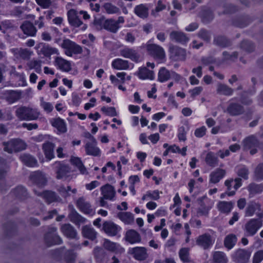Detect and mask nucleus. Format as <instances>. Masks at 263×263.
<instances>
[{"instance_id": "6ab92c4d", "label": "nucleus", "mask_w": 263, "mask_h": 263, "mask_svg": "<svg viewBox=\"0 0 263 263\" xmlns=\"http://www.w3.org/2000/svg\"><path fill=\"white\" fill-rule=\"evenodd\" d=\"M31 182L37 186H44L47 182L45 174L40 171L32 173L30 175Z\"/></svg>"}, {"instance_id": "864d4df0", "label": "nucleus", "mask_w": 263, "mask_h": 263, "mask_svg": "<svg viewBox=\"0 0 263 263\" xmlns=\"http://www.w3.org/2000/svg\"><path fill=\"white\" fill-rule=\"evenodd\" d=\"M105 12L109 14H119L120 13V9L110 3H106L103 5Z\"/></svg>"}, {"instance_id": "a18cd8bd", "label": "nucleus", "mask_w": 263, "mask_h": 263, "mask_svg": "<svg viewBox=\"0 0 263 263\" xmlns=\"http://www.w3.org/2000/svg\"><path fill=\"white\" fill-rule=\"evenodd\" d=\"M52 125L56 128L60 133L67 131L66 125L64 121L60 118L54 119L51 121Z\"/></svg>"}, {"instance_id": "20e7f679", "label": "nucleus", "mask_w": 263, "mask_h": 263, "mask_svg": "<svg viewBox=\"0 0 263 263\" xmlns=\"http://www.w3.org/2000/svg\"><path fill=\"white\" fill-rule=\"evenodd\" d=\"M4 150L10 154L23 151L26 148V143L20 139H12L3 143Z\"/></svg>"}, {"instance_id": "4be33fe9", "label": "nucleus", "mask_w": 263, "mask_h": 263, "mask_svg": "<svg viewBox=\"0 0 263 263\" xmlns=\"http://www.w3.org/2000/svg\"><path fill=\"white\" fill-rule=\"evenodd\" d=\"M54 65L59 69L64 72H69L71 69L70 62L60 57L55 58Z\"/></svg>"}, {"instance_id": "69168bd1", "label": "nucleus", "mask_w": 263, "mask_h": 263, "mask_svg": "<svg viewBox=\"0 0 263 263\" xmlns=\"http://www.w3.org/2000/svg\"><path fill=\"white\" fill-rule=\"evenodd\" d=\"M240 47L248 52L252 51L254 49L253 45L248 41H243L240 44Z\"/></svg>"}, {"instance_id": "13d9d810", "label": "nucleus", "mask_w": 263, "mask_h": 263, "mask_svg": "<svg viewBox=\"0 0 263 263\" xmlns=\"http://www.w3.org/2000/svg\"><path fill=\"white\" fill-rule=\"evenodd\" d=\"M214 42L216 45L222 47H227L230 45V42L227 39L222 36L215 37Z\"/></svg>"}, {"instance_id": "1a4fd4ad", "label": "nucleus", "mask_w": 263, "mask_h": 263, "mask_svg": "<svg viewBox=\"0 0 263 263\" xmlns=\"http://www.w3.org/2000/svg\"><path fill=\"white\" fill-rule=\"evenodd\" d=\"M146 48L149 54L155 59L162 61L165 58V51L161 46L155 44H147Z\"/></svg>"}, {"instance_id": "b1692460", "label": "nucleus", "mask_w": 263, "mask_h": 263, "mask_svg": "<svg viewBox=\"0 0 263 263\" xmlns=\"http://www.w3.org/2000/svg\"><path fill=\"white\" fill-rule=\"evenodd\" d=\"M101 194L106 200H114L116 191L114 187L107 184L101 187Z\"/></svg>"}, {"instance_id": "7ed1b4c3", "label": "nucleus", "mask_w": 263, "mask_h": 263, "mask_svg": "<svg viewBox=\"0 0 263 263\" xmlns=\"http://www.w3.org/2000/svg\"><path fill=\"white\" fill-rule=\"evenodd\" d=\"M93 254L97 263H120L119 259L115 255L105 254L101 248H95Z\"/></svg>"}, {"instance_id": "f8f14e48", "label": "nucleus", "mask_w": 263, "mask_h": 263, "mask_svg": "<svg viewBox=\"0 0 263 263\" xmlns=\"http://www.w3.org/2000/svg\"><path fill=\"white\" fill-rule=\"evenodd\" d=\"M57 229L55 227H50L48 232L45 236L46 243L49 245H60L62 242L61 238L57 234Z\"/></svg>"}, {"instance_id": "412c9836", "label": "nucleus", "mask_w": 263, "mask_h": 263, "mask_svg": "<svg viewBox=\"0 0 263 263\" xmlns=\"http://www.w3.org/2000/svg\"><path fill=\"white\" fill-rule=\"evenodd\" d=\"M234 98L230 101V103L227 107V111L231 116H238L243 113L244 109L240 104L233 102Z\"/></svg>"}, {"instance_id": "f704fd0d", "label": "nucleus", "mask_w": 263, "mask_h": 263, "mask_svg": "<svg viewBox=\"0 0 263 263\" xmlns=\"http://www.w3.org/2000/svg\"><path fill=\"white\" fill-rule=\"evenodd\" d=\"M41 46H42L41 52L45 57H50L52 54H59V50L56 48L52 47L48 45H45L42 43L38 45L37 48H40Z\"/></svg>"}, {"instance_id": "338daca9", "label": "nucleus", "mask_w": 263, "mask_h": 263, "mask_svg": "<svg viewBox=\"0 0 263 263\" xmlns=\"http://www.w3.org/2000/svg\"><path fill=\"white\" fill-rule=\"evenodd\" d=\"M263 259V250H260L255 253L253 259V263H259Z\"/></svg>"}, {"instance_id": "473e14b6", "label": "nucleus", "mask_w": 263, "mask_h": 263, "mask_svg": "<svg viewBox=\"0 0 263 263\" xmlns=\"http://www.w3.org/2000/svg\"><path fill=\"white\" fill-rule=\"evenodd\" d=\"M103 246L105 249L111 252H120L123 250V249L119 244L112 242L108 239L104 240Z\"/></svg>"}, {"instance_id": "774afa93", "label": "nucleus", "mask_w": 263, "mask_h": 263, "mask_svg": "<svg viewBox=\"0 0 263 263\" xmlns=\"http://www.w3.org/2000/svg\"><path fill=\"white\" fill-rule=\"evenodd\" d=\"M255 177L257 179H263V164H259L255 171Z\"/></svg>"}, {"instance_id": "72a5a7b5", "label": "nucleus", "mask_w": 263, "mask_h": 263, "mask_svg": "<svg viewBox=\"0 0 263 263\" xmlns=\"http://www.w3.org/2000/svg\"><path fill=\"white\" fill-rule=\"evenodd\" d=\"M111 66L117 70H126L129 68L128 61L122 59L117 58L112 61Z\"/></svg>"}, {"instance_id": "052dcab7", "label": "nucleus", "mask_w": 263, "mask_h": 263, "mask_svg": "<svg viewBox=\"0 0 263 263\" xmlns=\"http://www.w3.org/2000/svg\"><path fill=\"white\" fill-rule=\"evenodd\" d=\"M179 256L181 260L184 262L190 261L189 259V249L188 248H182L179 251Z\"/></svg>"}, {"instance_id": "680f3d73", "label": "nucleus", "mask_w": 263, "mask_h": 263, "mask_svg": "<svg viewBox=\"0 0 263 263\" xmlns=\"http://www.w3.org/2000/svg\"><path fill=\"white\" fill-rule=\"evenodd\" d=\"M7 171L4 169L0 168V189L2 191L7 190V186L5 180L4 179Z\"/></svg>"}, {"instance_id": "f257e3e1", "label": "nucleus", "mask_w": 263, "mask_h": 263, "mask_svg": "<svg viewBox=\"0 0 263 263\" xmlns=\"http://www.w3.org/2000/svg\"><path fill=\"white\" fill-rule=\"evenodd\" d=\"M15 115L20 120L32 121L37 119L40 112L36 108L21 106L16 110Z\"/></svg>"}, {"instance_id": "9b49d317", "label": "nucleus", "mask_w": 263, "mask_h": 263, "mask_svg": "<svg viewBox=\"0 0 263 263\" xmlns=\"http://www.w3.org/2000/svg\"><path fill=\"white\" fill-rule=\"evenodd\" d=\"M121 229L120 226L111 220L105 221L102 224V230L109 236L117 235Z\"/></svg>"}, {"instance_id": "4c0bfd02", "label": "nucleus", "mask_w": 263, "mask_h": 263, "mask_svg": "<svg viewBox=\"0 0 263 263\" xmlns=\"http://www.w3.org/2000/svg\"><path fill=\"white\" fill-rule=\"evenodd\" d=\"M135 14L142 18H145L148 15V8L145 4H140L134 8Z\"/></svg>"}, {"instance_id": "2eb2a0df", "label": "nucleus", "mask_w": 263, "mask_h": 263, "mask_svg": "<svg viewBox=\"0 0 263 263\" xmlns=\"http://www.w3.org/2000/svg\"><path fill=\"white\" fill-rule=\"evenodd\" d=\"M128 253L136 260L143 261L148 257L147 249L143 247H136L129 249Z\"/></svg>"}, {"instance_id": "58836bf2", "label": "nucleus", "mask_w": 263, "mask_h": 263, "mask_svg": "<svg viewBox=\"0 0 263 263\" xmlns=\"http://www.w3.org/2000/svg\"><path fill=\"white\" fill-rule=\"evenodd\" d=\"M138 76L139 79L142 80L149 79L153 80L155 78L153 71L150 70L146 67L139 68Z\"/></svg>"}, {"instance_id": "c85d7f7f", "label": "nucleus", "mask_w": 263, "mask_h": 263, "mask_svg": "<svg viewBox=\"0 0 263 263\" xmlns=\"http://www.w3.org/2000/svg\"><path fill=\"white\" fill-rule=\"evenodd\" d=\"M54 144L50 142H45L42 145L45 157L48 160H51L54 158Z\"/></svg>"}, {"instance_id": "5701e85b", "label": "nucleus", "mask_w": 263, "mask_h": 263, "mask_svg": "<svg viewBox=\"0 0 263 263\" xmlns=\"http://www.w3.org/2000/svg\"><path fill=\"white\" fill-rule=\"evenodd\" d=\"M170 39L172 41L180 43L182 45L186 44L189 41V38L183 32L173 31L170 34Z\"/></svg>"}, {"instance_id": "0eeeda50", "label": "nucleus", "mask_w": 263, "mask_h": 263, "mask_svg": "<svg viewBox=\"0 0 263 263\" xmlns=\"http://www.w3.org/2000/svg\"><path fill=\"white\" fill-rule=\"evenodd\" d=\"M125 21L123 16H119L117 21L112 19L106 20L103 23V28L106 30L116 33L121 27V25L124 24Z\"/></svg>"}, {"instance_id": "3c124183", "label": "nucleus", "mask_w": 263, "mask_h": 263, "mask_svg": "<svg viewBox=\"0 0 263 263\" xmlns=\"http://www.w3.org/2000/svg\"><path fill=\"white\" fill-rule=\"evenodd\" d=\"M11 194L21 200L24 199L27 196L26 189L22 186L16 187L11 192Z\"/></svg>"}, {"instance_id": "f03ea898", "label": "nucleus", "mask_w": 263, "mask_h": 263, "mask_svg": "<svg viewBox=\"0 0 263 263\" xmlns=\"http://www.w3.org/2000/svg\"><path fill=\"white\" fill-rule=\"evenodd\" d=\"M56 173V178L58 179H63L65 181H70L73 176L70 174L69 167L60 161L55 162L52 164Z\"/></svg>"}, {"instance_id": "a878e982", "label": "nucleus", "mask_w": 263, "mask_h": 263, "mask_svg": "<svg viewBox=\"0 0 263 263\" xmlns=\"http://www.w3.org/2000/svg\"><path fill=\"white\" fill-rule=\"evenodd\" d=\"M120 54L125 58L130 59L134 61H138L139 58L137 52L133 48L125 47L120 50Z\"/></svg>"}, {"instance_id": "e2e57ef3", "label": "nucleus", "mask_w": 263, "mask_h": 263, "mask_svg": "<svg viewBox=\"0 0 263 263\" xmlns=\"http://www.w3.org/2000/svg\"><path fill=\"white\" fill-rule=\"evenodd\" d=\"M101 111L105 113L107 116L110 117H115L117 116V112L116 109L114 107H102L101 109Z\"/></svg>"}, {"instance_id": "cd10ccee", "label": "nucleus", "mask_w": 263, "mask_h": 263, "mask_svg": "<svg viewBox=\"0 0 263 263\" xmlns=\"http://www.w3.org/2000/svg\"><path fill=\"white\" fill-rule=\"evenodd\" d=\"M117 217L125 224H132L134 222V216L129 212H120L117 213Z\"/></svg>"}, {"instance_id": "49530a36", "label": "nucleus", "mask_w": 263, "mask_h": 263, "mask_svg": "<svg viewBox=\"0 0 263 263\" xmlns=\"http://www.w3.org/2000/svg\"><path fill=\"white\" fill-rule=\"evenodd\" d=\"M205 161L207 165L212 167L216 166L218 164L217 156L212 152L208 153L205 158Z\"/></svg>"}, {"instance_id": "ddd939ff", "label": "nucleus", "mask_w": 263, "mask_h": 263, "mask_svg": "<svg viewBox=\"0 0 263 263\" xmlns=\"http://www.w3.org/2000/svg\"><path fill=\"white\" fill-rule=\"evenodd\" d=\"M68 21L69 24L76 28L82 26L81 29L84 30L87 28V25L83 24L78 16V12L74 9H71L67 12Z\"/></svg>"}, {"instance_id": "a211bd4d", "label": "nucleus", "mask_w": 263, "mask_h": 263, "mask_svg": "<svg viewBox=\"0 0 263 263\" xmlns=\"http://www.w3.org/2000/svg\"><path fill=\"white\" fill-rule=\"evenodd\" d=\"M34 192L37 196L42 197L48 203L61 200V198L54 192L51 191H45L43 192L34 191Z\"/></svg>"}, {"instance_id": "393cba45", "label": "nucleus", "mask_w": 263, "mask_h": 263, "mask_svg": "<svg viewBox=\"0 0 263 263\" xmlns=\"http://www.w3.org/2000/svg\"><path fill=\"white\" fill-rule=\"evenodd\" d=\"M20 28L25 34L29 36H34L37 32V29L34 25L28 21L24 22Z\"/></svg>"}, {"instance_id": "dca6fc26", "label": "nucleus", "mask_w": 263, "mask_h": 263, "mask_svg": "<svg viewBox=\"0 0 263 263\" xmlns=\"http://www.w3.org/2000/svg\"><path fill=\"white\" fill-rule=\"evenodd\" d=\"M76 205L79 210L86 215L93 216L95 214V211L91 208L90 203L83 197L77 200Z\"/></svg>"}, {"instance_id": "aec40b11", "label": "nucleus", "mask_w": 263, "mask_h": 263, "mask_svg": "<svg viewBox=\"0 0 263 263\" xmlns=\"http://www.w3.org/2000/svg\"><path fill=\"white\" fill-rule=\"evenodd\" d=\"M224 184L228 190V195L231 196L234 195L235 194L236 190L241 186V179L237 178L234 180H227L225 181Z\"/></svg>"}, {"instance_id": "de8ad7c7", "label": "nucleus", "mask_w": 263, "mask_h": 263, "mask_svg": "<svg viewBox=\"0 0 263 263\" xmlns=\"http://www.w3.org/2000/svg\"><path fill=\"white\" fill-rule=\"evenodd\" d=\"M57 190L59 193L64 198H66L70 196V192H71L73 194L77 193V189H71L70 186H65L63 185H60L57 186Z\"/></svg>"}, {"instance_id": "c9c22d12", "label": "nucleus", "mask_w": 263, "mask_h": 263, "mask_svg": "<svg viewBox=\"0 0 263 263\" xmlns=\"http://www.w3.org/2000/svg\"><path fill=\"white\" fill-rule=\"evenodd\" d=\"M257 211H260V205L255 201H250L246 208L245 216H252Z\"/></svg>"}, {"instance_id": "a19ab883", "label": "nucleus", "mask_w": 263, "mask_h": 263, "mask_svg": "<svg viewBox=\"0 0 263 263\" xmlns=\"http://www.w3.org/2000/svg\"><path fill=\"white\" fill-rule=\"evenodd\" d=\"M217 207L218 210L222 213H229L233 208V203L231 201H219Z\"/></svg>"}, {"instance_id": "09e8293b", "label": "nucleus", "mask_w": 263, "mask_h": 263, "mask_svg": "<svg viewBox=\"0 0 263 263\" xmlns=\"http://www.w3.org/2000/svg\"><path fill=\"white\" fill-rule=\"evenodd\" d=\"M213 263H228V258L226 254L221 251H216L213 254Z\"/></svg>"}, {"instance_id": "ea45409f", "label": "nucleus", "mask_w": 263, "mask_h": 263, "mask_svg": "<svg viewBox=\"0 0 263 263\" xmlns=\"http://www.w3.org/2000/svg\"><path fill=\"white\" fill-rule=\"evenodd\" d=\"M216 92L220 95L230 96L233 95L234 90L226 84L219 83L217 85Z\"/></svg>"}, {"instance_id": "7c9ffc66", "label": "nucleus", "mask_w": 263, "mask_h": 263, "mask_svg": "<svg viewBox=\"0 0 263 263\" xmlns=\"http://www.w3.org/2000/svg\"><path fill=\"white\" fill-rule=\"evenodd\" d=\"M125 239L132 244L139 243L141 240L140 234L134 230H129L126 232Z\"/></svg>"}, {"instance_id": "8fccbe9b", "label": "nucleus", "mask_w": 263, "mask_h": 263, "mask_svg": "<svg viewBox=\"0 0 263 263\" xmlns=\"http://www.w3.org/2000/svg\"><path fill=\"white\" fill-rule=\"evenodd\" d=\"M71 164L76 166L82 174H87L86 168L83 165L81 160L79 157H72L70 159Z\"/></svg>"}, {"instance_id": "bf43d9fd", "label": "nucleus", "mask_w": 263, "mask_h": 263, "mask_svg": "<svg viewBox=\"0 0 263 263\" xmlns=\"http://www.w3.org/2000/svg\"><path fill=\"white\" fill-rule=\"evenodd\" d=\"M173 52L179 60H184L186 57V51L180 47H176L174 49Z\"/></svg>"}, {"instance_id": "2f4dec72", "label": "nucleus", "mask_w": 263, "mask_h": 263, "mask_svg": "<svg viewBox=\"0 0 263 263\" xmlns=\"http://www.w3.org/2000/svg\"><path fill=\"white\" fill-rule=\"evenodd\" d=\"M226 174L224 170L217 168L212 172L210 175V182L212 183H218Z\"/></svg>"}, {"instance_id": "5fc2aeb1", "label": "nucleus", "mask_w": 263, "mask_h": 263, "mask_svg": "<svg viewBox=\"0 0 263 263\" xmlns=\"http://www.w3.org/2000/svg\"><path fill=\"white\" fill-rule=\"evenodd\" d=\"M160 198L159 192L158 190L153 191H148L142 196V200H146L149 199L158 200Z\"/></svg>"}, {"instance_id": "603ef678", "label": "nucleus", "mask_w": 263, "mask_h": 263, "mask_svg": "<svg viewBox=\"0 0 263 263\" xmlns=\"http://www.w3.org/2000/svg\"><path fill=\"white\" fill-rule=\"evenodd\" d=\"M171 77V71L168 70L165 67L161 68L158 72V80L164 82L168 80Z\"/></svg>"}, {"instance_id": "e433bc0d", "label": "nucleus", "mask_w": 263, "mask_h": 263, "mask_svg": "<svg viewBox=\"0 0 263 263\" xmlns=\"http://www.w3.org/2000/svg\"><path fill=\"white\" fill-rule=\"evenodd\" d=\"M21 161L29 167H35L37 165L36 159L30 154H24L20 157Z\"/></svg>"}, {"instance_id": "9d476101", "label": "nucleus", "mask_w": 263, "mask_h": 263, "mask_svg": "<svg viewBox=\"0 0 263 263\" xmlns=\"http://www.w3.org/2000/svg\"><path fill=\"white\" fill-rule=\"evenodd\" d=\"M262 226V221L259 219L253 218L245 225L244 230L248 236L254 235Z\"/></svg>"}, {"instance_id": "39448f33", "label": "nucleus", "mask_w": 263, "mask_h": 263, "mask_svg": "<svg viewBox=\"0 0 263 263\" xmlns=\"http://www.w3.org/2000/svg\"><path fill=\"white\" fill-rule=\"evenodd\" d=\"M62 47L65 49V54L69 57H72L73 54H80L83 51L80 45L69 39L63 40Z\"/></svg>"}, {"instance_id": "6e6d98bb", "label": "nucleus", "mask_w": 263, "mask_h": 263, "mask_svg": "<svg viewBox=\"0 0 263 263\" xmlns=\"http://www.w3.org/2000/svg\"><path fill=\"white\" fill-rule=\"evenodd\" d=\"M41 65L42 62L40 60H32L28 63L29 69H34L38 73H40L42 71Z\"/></svg>"}, {"instance_id": "6e6552de", "label": "nucleus", "mask_w": 263, "mask_h": 263, "mask_svg": "<svg viewBox=\"0 0 263 263\" xmlns=\"http://www.w3.org/2000/svg\"><path fill=\"white\" fill-rule=\"evenodd\" d=\"M214 238L208 233H205L198 236L196 239V245L204 250L211 248L214 243Z\"/></svg>"}, {"instance_id": "0e129e2a", "label": "nucleus", "mask_w": 263, "mask_h": 263, "mask_svg": "<svg viewBox=\"0 0 263 263\" xmlns=\"http://www.w3.org/2000/svg\"><path fill=\"white\" fill-rule=\"evenodd\" d=\"M166 8V5L163 3L162 1H158L157 5L154 10H153L152 14L155 16H156V13L164 10Z\"/></svg>"}, {"instance_id": "37998d69", "label": "nucleus", "mask_w": 263, "mask_h": 263, "mask_svg": "<svg viewBox=\"0 0 263 263\" xmlns=\"http://www.w3.org/2000/svg\"><path fill=\"white\" fill-rule=\"evenodd\" d=\"M237 238L233 234H229L224 238V246L228 250H231L236 245Z\"/></svg>"}, {"instance_id": "c03bdc74", "label": "nucleus", "mask_w": 263, "mask_h": 263, "mask_svg": "<svg viewBox=\"0 0 263 263\" xmlns=\"http://www.w3.org/2000/svg\"><path fill=\"white\" fill-rule=\"evenodd\" d=\"M70 220L76 224L84 223L86 221V219L79 214L76 210H73L69 215Z\"/></svg>"}, {"instance_id": "423d86ee", "label": "nucleus", "mask_w": 263, "mask_h": 263, "mask_svg": "<svg viewBox=\"0 0 263 263\" xmlns=\"http://www.w3.org/2000/svg\"><path fill=\"white\" fill-rule=\"evenodd\" d=\"M252 252L249 250L238 249L231 255L232 260L235 263H248Z\"/></svg>"}, {"instance_id": "4468645a", "label": "nucleus", "mask_w": 263, "mask_h": 263, "mask_svg": "<svg viewBox=\"0 0 263 263\" xmlns=\"http://www.w3.org/2000/svg\"><path fill=\"white\" fill-rule=\"evenodd\" d=\"M87 138H89L91 142H87L85 145L86 153L88 155L93 156H99L101 154V151L96 146L97 141L95 138L90 133H87Z\"/></svg>"}, {"instance_id": "c756f323", "label": "nucleus", "mask_w": 263, "mask_h": 263, "mask_svg": "<svg viewBox=\"0 0 263 263\" xmlns=\"http://www.w3.org/2000/svg\"><path fill=\"white\" fill-rule=\"evenodd\" d=\"M62 233L67 237L74 239L77 238V233L74 228L70 224H63L61 228Z\"/></svg>"}, {"instance_id": "f3484780", "label": "nucleus", "mask_w": 263, "mask_h": 263, "mask_svg": "<svg viewBox=\"0 0 263 263\" xmlns=\"http://www.w3.org/2000/svg\"><path fill=\"white\" fill-rule=\"evenodd\" d=\"M245 150H250V154L254 155L257 152L256 147L258 145V141L253 136H249L242 141Z\"/></svg>"}, {"instance_id": "79ce46f5", "label": "nucleus", "mask_w": 263, "mask_h": 263, "mask_svg": "<svg viewBox=\"0 0 263 263\" xmlns=\"http://www.w3.org/2000/svg\"><path fill=\"white\" fill-rule=\"evenodd\" d=\"M82 233L84 237L91 240H94L96 238L97 234L95 229L89 226H84L82 228Z\"/></svg>"}, {"instance_id": "4d7b16f0", "label": "nucleus", "mask_w": 263, "mask_h": 263, "mask_svg": "<svg viewBox=\"0 0 263 263\" xmlns=\"http://www.w3.org/2000/svg\"><path fill=\"white\" fill-rule=\"evenodd\" d=\"M248 189L250 193L251 194L260 193L263 191V184L251 183L248 186Z\"/></svg>"}, {"instance_id": "bb28decb", "label": "nucleus", "mask_w": 263, "mask_h": 263, "mask_svg": "<svg viewBox=\"0 0 263 263\" xmlns=\"http://www.w3.org/2000/svg\"><path fill=\"white\" fill-rule=\"evenodd\" d=\"M4 97L9 103H13L21 98V93L20 91L8 90L4 92Z\"/></svg>"}]
</instances>
